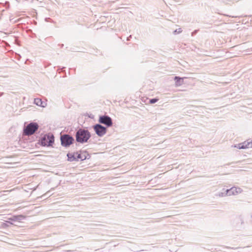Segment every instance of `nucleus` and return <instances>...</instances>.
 I'll use <instances>...</instances> for the list:
<instances>
[{"instance_id": "nucleus-7", "label": "nucleus", "mask_w": 252, "mask_h": 252, "mask_svg": "<svg viewBox=\"0 0 252 252\" xmlns=\"http://www.w3.org/2000/svg\"><path fill=\"white\" fill-rule=\"evenodd\" d=\"M99 122L106 125L107 126H110L112 125V120L108 116H103L100 117Z\"/></svg>"}, {"instance_id": "nucleus-5", "label": "nucleus", "mask_w": 252, "mask_h": 252, "mask_svg": "<svg viewBox=\"0 0 252 252\" xmlns=\"http://www.w3.org/2000/svg\"><path fill=\"white\" fill-rule=\"evenodd\" d=\"M67 156L68 160L70 161H73L78 159H81V160L84 159L83 157L82 156V154L78 153H68Z\"/></svg>"}, {"instance_id": "nucleus-2", "label": "nucleus", "mask_w": 252, "mask_h": 252, "mask_svg": "<svg viewBox=\"0 0 252 252\" xmlns=\"http://www.w3.org/2000/svg\"><path fill=\"white\" fill-rule=\"evenodd\" d=\"M38 128V125L35 123H31L29 124L24 130V133L26 135H31Z\"/></svg>"}, {"instance_id": "nucleus-11", "label": "nucleus", "mask_w": 252, "mask_h": 252, "mask_svg": "<svg viewBox=\"0 0 252 252\" xmlns=\"http://www.w3.org/2000/svg\"><path fill=\"white\" fill-rule=\"evenodd\" d=\"M34 103L38 106H41L42 107H44V105L42 104V102L41 100L39 98H35L34 99Z\"/></svg>"}, {"instance_id": "nucleus-12", "label": "nucleus", "mask_w": 252, "mask_h": 252, "mask_svg": "<svg viewBox=\"0 0 252 252\" xmlns=\"http://www.w3.org/2000/svg\"><path fill=\"white\" fill-rule=\"evenodd\" d=\"M158 100V99H157V98L151 99L150 100V103L151 104H153V103L157 102Z\"/></svg>"}, {"instance_id": "nucleus-6", "label": "nucleus", "mask_w": 252, "mask_h": 252, "mask_svg": "<svg viewBox=\"0 0 252 252\" xmlns=\"http://www.w3.org/2000/svg\"><path fill=\"white\" fill-rule=\"evenodd\" d=\"M94 129L96 133L99 136H101L105 134L106 129L100 125H96L94 126Z\"/></svg>"}, {"instance_id": "nucleus-3", "label": "nucleus", "mask_w": 252, "mask_h": 252, "mask_svg": "<svg viewBox=\"0 0 252 252\" xmlns=\"http://www.w3.org/2000/svg\"><path fill=\"white\" fill-rule=\"evenodd\" d=\"M54 141V137L52 134H46L42 137L41 139V144L42 146H50Z\"/></svg>"}, {"instance_id": "nucleus-10", "label": "nucleus", "mask_w": 252, "mask_h": 252, "mask_svg": "<svg viewBox=\"0 0 252 252\" xmlns=\"http://www.w3.org/2000/svg\"><path fill=\"white\" fill-rule=\"evenodd\" d=\"M237 192H238L237 189L235 187L232 188L230 189L227 190V194L228 195H231L232 194H235Z\"/></svg>"}, {"instance_id": "nucleus-8", "label": "nucleus", "mask_w": 252, "mask_h": 252, "mask_svg": "<svg viewBox=\"0 0 252 252\" xmlns=\"http://www.w3.org/2000/svg\"><path fill=\"white\" fill-rule=\"evenodd\" d=\"M237 147L239 149L252 148V141H245L243 143L239 144Z\"/></svg>"}, {"instance_id": "nucleus-4", "label": "nucleus", "mask_w": 252, "mask_h": 252, "mask_svg": "<svg viewBox=\"0 0 252 252\" xmlns=\"http://www.w3.org/2000/svg\"><path fill=\"white\" fill-rule=\"evenodd\" d=\"M61 140L62 144L64 146H69L74 141V139L68 135H63L62 136Z\"/></svg>"}, {"instance_id": "nucleus-1", "label": "nucleus", "mask_w": 252, "mask_h": 252, "mask_svg": "<svg viewBox=\"0 0 252 252\" xmlns=\"http://www.w3.org/2000/svg\"><path fill=\"white\" fill-rule=\"evenodd\" d=\"M90 137V134L88 130L79 129L76 133V140L80 143L87 141Z\"/></svg>"}, {"instance_id": "nucleus-9", "label": "nucleus", "mask_w": 252, "mask_h": 252, "mask_svg": "<svg viewBox=\"0 0 252 252\" xmlns=\"http://www.w3.org/2000/svg\"><path fill=\"white\" fill-rule=\"evenodd\" d=\"M174 80H175V84L176 86H181L183 84L184 78H180L176 76L174 78Z\"/></svg>"}]
</instances>
